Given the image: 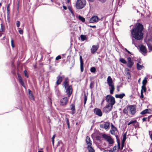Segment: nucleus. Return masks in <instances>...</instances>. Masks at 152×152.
Masks as SVG:
<instances>
[{"instance_id": "nucleus-1", "label": "nucleus", "mask_w": 152, "mask_h": 152, "mask_svg": "<svg viewBox=\"0 0 152 152\" xmlns=\"http://www.w3.org/2000/svg\"><path fill=\"white\" fill-rule=\"evenodd\" d=\"M143 29V25L140 23H138L134 28L131 30L132 44H135V40L134 39L137 40H140L142 39L143 37L142 31Z\"/></svg>"}, {"instance_id": "nucleus-2", "label": "nucleus", "mask_w": 152, "mask_h": 152, "mask_svg": "<svg viewBox=\"0 0 152 152\" xmlns=\"http://www.w3.org/2000/svg\"><path fill=\"white\" fill-rule=\"evenodd\" d=\"M107 82L109 86V89H110V93L111 94H113L115 90V87L114 85L113 84V81L110 76H108Z\"/></svg>"}, {"instance_id": "nucleus-3", "label": "nucleus", "mask_w": 152, "mask_h": 152, "mask_svg": "<svg viewBox=\"0 0 152 152\" xmlns=\"http://www.w3.org/2000/svg\"><path fill=\"white\" fill-rule=\"evenodd\" d=\"M86 4L85 0H77L76 3V7L78 9H81L85 7Z\"/></svg>"}, {"instance_id": "nucleus-4", "label": "nucleus", "mask_w": 152, "mask_h": 152, "mask_svg": "<svg viewBox=\"0 0 152 152\" xmlns=\"http://www.w3.org/2000/svg\"><path fill=\"white\" fill-rule=\"evenodd\" d=\"M105 99L107 102L112 105H114L115 103V98L111 95H107L105 97Z\"/></svg>"}, {"instance_id": "nucleus-5", "label": "nucleus", "mask_w": 152, "mask_h": 152, "mask_svg": "<svg viewBox=\"0 0 152 152\" xmlns=\"http://www.w3.org/2000/svg\"><path fill=\"white\" fill-rule=\"evenodd\" d=\"M102 137L106 140L110 144L112 145L114 143V141L110 136H108L106 134L102 135Z\"/></svg>"}, {"instance_id": "nucleus-6", "label": "nucleus", "mask_w": 152, "mask_h": 152, "mask_svg": "<svg viewBox=\"0 0 152 152\" xmlns=\"http://www.w3.org/2000/svg\"><path fill=\"white\" fill-rule=\"evenodd\" d=\"M65 92L66 93L67 95H68V97H69L71 95L72 93V85H70V86H68L65 88Z\"/></svg>"}, {"instance_id": "nucleus-7", "label": "nucleus", "mask_w": 152, "mask_h": 152, "mask_svg": "<svg viewBox=\"0 0 152 152\" xmlns=\"http://www.w3.org/2000/svg\"><path fill=\"white\" fill-rule=\"evenodd\" d=\"M115 136L118 144V149H121V150H122L123 148L124 142H122L121 147L120 148V143L118 136V135H115Z\"/></svg>"}, {"instance_id": "nucleus-8", "label": "nucleus", "mask_w": 152, "mask_h": 152, "mask_svg": "<svg viewBox=\"0 0 152 152\" xmlns=\"http://www.w3.org/2000/svg\"><path fill=\"white\" fill-rule=\"evenodd\" d=\"M68 100L67 97H64L60 99V104L61 106H64L66 105Z\"/></svg>"}, {"instance_id": "nucleus-9", "label": "nucleus", "mask_w": 152, "mask_h": 152, "mask_svg": "<svg viewBox=\"0 0 152 152\" xmlns=\"http://www.w3.org/2000/svg\"><path fill=\"white\" fill-rule=\"evenodd\" d=\"M128 107L129 110L132 115H134L136 112V108L134 105H130Z\"/></svg>"}, {"instance_id": "nucleus-10", "label": "nucleus", "mask_w": 152, "mask_h": 152, "mask_svg": "<svg viewBox=\"0 0 152 152\" xmlns=\"http://www.w3.org/2000/svg\"><path fill=\"white\" fill-rule=\"evenodd\" d=\"M110 125L109 123L108 122H105L104 124H100L99 125L100 127L103 129H108Z\"/></svg>"}, {"instance_id": "nucleus-11", "label": "nucleus", "mask_w": 152, "mask_h": 152, "mask_svg": "<svg viewBox=\"0 0 152 152\" xmlns=\"http://www.w3.org/2000/svg\"><path fill=\"white\" fill-rule=\"evenodd\" d=\"M99 18L97 16H93L90 19V22L91 23H94L97 22L98 21Z\"/></svg>"}, {"instance_id": "nucleus-12", "label": "nucleus", "mask_w": 152, "mask_h": 152, "mask_svg": "<svg viewBox=\"0 0 152 152\" xmlns=\"http://www.w3.org/2000/svg\"><path fill=\"white\" fill-rule=\"evenodd\" d=\"M99 46L98 45H93L91 49V52L92 54H94L99 48Z\"/></svg>"}, {"instance_id": "nucleus-13", "label": "nucleus", "mask_w": 152, "mask_h": 152, "mask_svg": "<svg viewBox=\"0 0 152 152\" xmlns=\"http://www.w3.org/2000/svg\"><path fill=\"white\" fill-rule=\"evenodd\" d=\"M94 112L96 115L98 116L101 117L102 115V113L101 110L97 108H95L94 110Z\"/></svg>"}, {"instance_id": "nucleus-14", "label": "nucleus", "mask_w": 152, "mask_h": 152, "mask_svg": "<svg viewBox=\"0 0 152 152\" xmlns=\"http://www.w3.org/2000/svg\"><path fill=\"white\" fill-rule=\"evenodd\" d=\"M62 86L66 88L68 86H70L69 85V81L68 78H66L64 81L63 82Z\"/></svg>"}, {"instance_id": "nucleus-15", "label": "nucleus", "mask_w": 152, "mask_h": 152, "mask_svg": "<svg viewBox=\"0 0 152 152\" xmlns=\"http://www.w3.org/2000/svg\"><path fill=\"white\" fill-rule=\"evenodd\" d=\"M80 71L81 72H83V60L82 57L81 56H80Z\"/></svg>"}, {"instance_id": "nucleus-16", "label": "nucleus", "mask_w": 152, "mask_h": 152, "mask_svg": "<svg viewBox=\"0 0 152 152\" xmlns=\"http://www.w3.org/2000/svg\"><path fill=\"white\" fill-rule=\"evenodd\" d=\"M151 110L150 109H146L142 111L140 113V114L143 115L146 114H150Z\"/></svg>"}, {"instance_id": "nucleus-17", "label": "nucleus", "mask_w": 152, "mask_h": 152, "mask_svg": "<svg viewBox=\"0 0 152 152\" xmlns=\"http://www.w3.org/2000/svg\"><path fill=\"white\" fill-rule=\"evenodd\" d=\"M56 78L57 79V80L56 82V83L57 85H58L60 84L61 83L63 80V78L62 77L59 75Z\"/></svg>"}, {"instance_id": "nucleus-18", "label": "nucleus", "mask_w": 152, "mask_h": 152, "mask_svg": "<svg viewBox=\"0 0 152 152\" xmlns=\"http://www.w3.org/2000/svg\"><path fill=\"white\" fill-rule=\"evenodd\" d=\"M140 51L142 53H147V50L145 46L143 45H142L140 47Z\"/></svg>"}, {"instance_id": "nucleus-19", "label": "nucleus", "mask_w": 152, "mask_h": 152, "mask_svg": "<svg viewBox=\"0 0 152 152\" xmlns=\"http://www.w3.org/2000/svg\"><path fill=\"white\" fill-rule=\"evenodd\" d=\"M86 142L88 145L87 147L91 146L92 145V142L90 140V138L88 136H87L86 137Z\"/></svg>"}, {"instance_id": "nucleus-20", "label": "nucleus", "mask_w": 152, "mask_h": 152, "mask_svg": "<svg viewBox=\"0 0 152 152\" xmlns=\"http://www.w3.org/2000/svg\"><path fill=\"white\" fill-rule=\"evenodd\" d=\"M28 94L29 95L28 96L29 98L32 100H34V97L32 93V91H31L29 89H28Z\"/></svg>"}, {"instance_id": "nucleus-21", "label": "nucleus", "mask_w": 152, "mask_h": 152, "mask_svg": "<svg viewBox=\"0 0 152 152\" xmlns=\"http://www.w3.org/2000/svg\"><path fill=\"white\" fill-rule=\"evenodd\" d=\"M113 105H112V104L109 103L105 107H104V110H105V109L107 108L108 109V111H110Z\"/></svg>"}, {"instance_id": "nucleus-22", "label": "nucleus", "mask_w": 152, "mask_h": 152, "mask_svg": "<svg viewBox=\"0 0 152 152\" xmlns=\"http://www.w3.org/2000/svg\"><path fill=\"white\" fill-rule=\"evenodd\" d=\"M125 95L124 93H122V94H117L115 95V97L116 98H119L120 99H122L124 96Z\"/></svg>"}, {"instance_id": "nucleus-23", "label": "nucleus", "mask_w": 152, "mask_h": 152, "mask_svg": "<svg viewBox=\"0 0 152 152\" xmlns=\"http://www.w3.org/2000/svg\"><path fill=\"white\" fill-rule=\"evenodd\" d=\"M71 106L72 107L71 108V110H72V114H73L75 113V106L74 104H72Z\"/></svg>"}, {"instance_id": "nucleus-24", "label": "nucleus", "mask_w": 152, "mask_h": 152, "mask_svg": "<svg viewBox=\"0 0 152 152\" xmlns=\"http://www.w3.org/2000/svg\"><path fill=\"white\" fill-rule=\"evenodd\" d=\"M77 17L78 19L83 22H84L85 21V18L80 15H79L78 16H77Z\"/></svg>"}, {"instance_id": "nucleus-25", "label": "nucleus", "mask_w": 152, "mask_h": 152, "mask_svg": "<svg viewBox=\"0 0 152 152\" xmlns=\"http://www.w3.org/2000/svg\"><path fill=\"white\" fill-rule=\"evenodd\" d=\"M127 64V66L129 68H131L132 67L134 64V62L133 61H129Z\"/></svg>"}, {"instance_id": "nucleus-26", "label": "nucleus", "mask_w": 152, "mask_h": 152, "mask_svg": "<svg viewBox=\"0 0 152 152\" xmlns=\"http://www.w3.org/2000/svg\"><path fill=\"white\" fill-rule=\"evenodd\" d=\"M143 68H144V66H143L139 64L138 63L137 64V70H141Z\"/></svg>"}, {"instance_id": "nucleus-27", "label": "nucleus", "mask_w": 152, "mask_h": 152, "mask_svg": "<svg viewBox=\"0 0 152 152\" xmlns=\"http://www.w3.org/2000/svg\"><path fill=\"white\" fill-rule=\"evenodd\" d=\"M87 148L88 152H95V151L94 148L91 146L87 147Z\"/></svg>"}, {"instance_id": "nucleus-28", "label": "nucleus", "mask_w": 152, "mask_h": 152, "mask_svg": "<svg viewBox=\"0 0 152 152\" xmlns=\"http://www.w3.org/2000/svg\"><path fill=\"white\" fill-rule=\"evenodd\" d=\"M126 139V132L125 133L123 136V138L122 140L123 142H125Z\"/></svg>"}, {"instance_id": "nucleus-29", "label": "nucleus", "mask_w": 152, "mask_h": 152, "mask_svg": "<svg viewBox=\"0 0 152 152\" xmlns=\"http://www.w3.org/2000/svg\"><path fill=\"white\" fill-rule=\"evenodd\" d=\"M80 37L82 41H84L87 39V37L85 35H81Z\"/></svg>"}, {"instance_id": "nucleus-30", "label": "nucleus", "mask_w": 152, "mask_h": 152, "mask_svg": "<svg viewBox=\"0 0 152 152\" xmlns=\"http://www.w3.org/2000/svg\"><path fill=\"white\" fill-rule=\"evenodd\" d=\"M147 83V78L146 77H145L142 82V85L145 86Z\"/></svg>"}, {"instance_id": "nucleus-31", "label": "nucleus", "mask_w": 152, "mask_h": 152, "mask_svg": "<svg viewBox=\"0 0 152 152\" xmlns=\"http://www.w3.org/2000/svg\"><path fill=\"white\" fill-rule=\"evenodd\" d=\"M1 29H0L1 31H1V32H4L5 31L4 26V25L3 24H1Z\"/></svg>"}, {"instance_id": "nucleus-32", "label": "nucleus", "mask_w": 152, "mask_h": 152, "mask_svg": "<svg viewBox=\"0 0 152 152\" xmlns=\"http://www.w3.org/2000/svg\"><path fill=\"white\" fill-rule=\"evenodd\" d=\"M119 61L122 63L124 64H126L127 62L126 60L124 58H120L119 59Z\"/></svg>"}, {"instance_id": "nucleus-33", "label": "nucleus", "mask_w": 152, "mask_h": 152, "mask_svg": "<svg viewBox=\"0 0 152 152\" xmlns=\"http://www.w3.org/2000/svg\"><path fill=\"white\" fill-rule=\"evenodd\" d=\"M19 82L20 84L22 85V86H23L26 89V88L25 86L23 80H19Z\"/></svg>"}, {"instance_id": "nucleus-34", "label": "nucleus", "mask_w": 152, "mask_h": 152, "mask_svg": "<svg viewBox=\"0 0 152 152\" xmlns=\"http://www.w3.org/2000/svg\"><path fill=\"white\" fill-rule=\"evenodd\" d=\"M90 71L92 73H94L96 71V68L94 67H93L91 68L90 69Z\"/></svg>"}, {"instance_id": "nucleus-35", "label": "nucleus", "mask_w": 152, "mask_h": 152, "mask_svg": "<svg viewBox=\"0 0 152 152\" xmlns=\"http://www.w3.org/2000/svg\"><path fill=\"white\" fill-rule=\"evenodd\" d=\"M128 110H129L128 109V107L127 108H125L123 110V112L125 114H127Z\"/></svg>"}, {"instance_id": "nucleus-36", "label": "nucleus", "mask_w": 152, "mask_h": 152, "mask_svg": "<svg viewBox=\"0 0 152 152\" xmlns=\"http://www.w3.org/2000/svg\"><path fill=\"white\" fill-rule=\"evenodd\" d=\"M68 9L70 11V12L72 14V16L74 18H75V14H74V13L73 12V11L72 10V9H71V8L70 7H68Z\"/></svg>"}, {"instance_id": "nucleus-37", "label": "nucleus", "mask_w": 152, "mask_h": 152, "mask_svg": "<svg viewBox=\"0 0 152 152\" xmlns=\"http://www.w3.org/2000/svg\"><path fill=\"white\" fill-rule=\"evenodd\" d=\"M66 121V123L68 126V129L70 128V125H69V119L67 118H66L65 119Z\"/></svg>"}, {"instance_id": "nucleus-38", "label": "nucleus", "mask_w": 152, "mask_h": 152, "mask_svg": "<svg viewBox=\"0 0 152 152\" xmlns=\"http://www.w3.org/2000/svg\"><path fill=\"white\" fill-rule=\"evenodd\" d=\"M55 93L58 96H59L61 95V93L57 89H56L55 91Z\"/></svg>"}, {"instance_id": "nucleus-39", "label": "nucleus", "mask_w": 152, "mask_h": 152, "mask_svg": "<svg viewBox=\"0 0 152 152\" xmlns=\"http://www.w3.org/2000/svg\"><path fill=\"white\" fill-rule=\"evenodd\" d=\"M146 90V88L145 87V86L142 85V89L141 91H142L145 92Z\"/></svg>"}, {"instance_id": "nucleus-40", "label": "nucleus", "mask_w": 152, "mask_h": 152, "mask_svg": "<svg viewBox=\"0 0 152 152\" xmlns=\"http://www.w3.org/2000/svg\"><path fill=\"white\" fill-rule=\"evenodd\" d=\"M137 122V121L136 120L134 121H131L128 124V125H129L131 124H133L134 123Z\"/></svg>"}, {"instance_id": "nucleus-41", "label": "nucleus", "mask_w": 152, "mask_h": 152, "mask_svg": "<svg viewBox=\"0 0 152 152\" xmlns=\"http://www.w3.org/2000/svg\"><path fill=\"white\" fill-rule=\"evenodd\" d=\"M10 4H9L7 6V15H10V9L9 8Z\"/></svg>"}, {"instance_id": "nucleus-42", "label": "nucleus", "mask_w": 152, "mask_h": 152, "mask_svg": "<svg viewBox=\"0 0 152 152\" xmlns=\"http://www.w3.org/2000/svg\"><path fill=\"white\" fill-rule=\"evenodd\" d=\"M87 96H86V94H84V105L86 103L87 100Z\"/></svg>"}, {"instance_id": "nucleus-43", "label": "nucleus", "mask_w": 152, "mask_h": 152, "mask_svg": "<svg viewBox=\"0 0 152 152\" xmlns=\"http://www.w3.org/2000/svg\"><path fill=\"white\" fill-rule=\"evenodd\" d=\"M18 76V81L20 80H22V77L21 76V75H20V74L19 73H17Z\"/></svg>"}, {"instance_id": "nucleus-44", "label": "nucleus", "mask_w": 152, "mask_h": 152, "mask_svg": "<svg viewBox=\"0 0 152 152\" xmlns=\"http://www.w3.org/2000/svg\"><path fill=\"white\" fill-rule=\"evenodd\" d=\"M24 74L25 76L27 78L28 77V72L26 70H25L24 72Z\"/></svg>"}, {"instance_id": "nucleus-45", "label": "nucleus", "mask_w": 152, "mask_h": 152, "mask_svg": "<svg viewBox=\"0 0 152 152\" xmlns=\"http://www.w3.org/2000/svg\"><path fill=\"white\" fill-rule=\"evenodd\" d=\"M11 45L12 48H14L15 47V45L14 43V41L12 38V39L11 40Z\"/></svg>"}, {"instance_id": "nucleus-46", "label": "nucleus", "mask_w": 152, "mask_h": 152, "mask_svg": "<svg viewBox=\"0 0 152 152\" xmlns=\"http://www.w3.org/2000/svg\"><path fill=\"white\" fill-rule=\"evenodd\" d=\"M123 2L121 1H119L118 2V5L120 8H121L122 6V4Z\"/></svg>"}, {"instance_id": "nucleus-47", "label": "nucleus", "mask_w": 152, "mask_h": 152, "mask_svg": "<svg viewBox=\"0 0 152 152\" xmlns=\"http://www.w3.org/2000/svg\"><path fill=\"white\" fill-rule=\"evenodd\" d=\"M20 22L18 21H17L16 22V25L18 27H19L20 26Z\"/></svg>"}, {"instance_id": "nucleus-48", "label": "nucleus", "mask_w": 152, "mask_h": 152, "mask_svg": "<svg viewBox=\"0 0 152 152\" xmlns=\"http://www.w3.org/2000/svg\"><path fill=\"white\" fill-rule=\"evenodd\" d=\"M140 97L141 99L143 98L144 97V95L143 94V91H141V95L140 96Z\"/></svg>"}, {"instance_id": "nucleus-49", "label": "nucleus", "mask_w": 152, "mask_h": 152, "mask_svg": "<svg viewBox=\"0 0 152 152\" xmlns=\"http://www.w3.org/2000/svg\"><path fill=\"white\" fill-rule=\"evenodd\" d=\"M61 57L60 56L58 55L57 57H56V60H58L61 58Z\"/></svg>"}, {"instance_id": "nucleus-50", "label": "nucleus", "mask_w": 152, "mask_h": 152, "mask_svg": "<svg viewBox=\"0 0 152 152\" xmlns=\"http://www.w3.org/2000/svg\"><path fill=\"white\" fill-rule=\"evenodd\" d=\"M125 51L127 52L128 53L130 54L131 55H132V54L126 48H125Z\"/></svg>"}, {"instance_id": "nucleus-51", "label": "nucleus", "mask_w": 152, "mask_h": 152, "mask_svg": "<svg viewBox=\"0 0 152 152\" xmlns=\"http://www.w3.org/2000/svg\"><path fill=\"white\" fill-rule=\"evenodd\" d=\"M103 111L105 113H107L108 112H109L110 111H108V109L107 108H106L105 109V110H104V108H103Z\"/></svg>"}, {"instance_id": "nucleus-52", "label": "nucleus", "mask_w": 152, "mask_h": 152, "mask_svg": "<svg viewBox=\"0 0 152 152\" xmlns=\"http://www.w3.org/2000/svg\"><path fill=\"white\" fill-rule=\"evenodd\" d=\"M148 48L150 50L152 51V46L150 45H148Z\"/></svg>"}, {"instance_id": "nucleus-53", "label": "nucleus", "mask_w": 152, "mask_h": 152, "mask_svg": "<svg viewBox=\"0 0 152 152\" xmlns=\"http://www.w3.org/2000/svg\"><path fill=\"white\" fill-rule=\"evenodd\" d=\"M110 132L111 134L112 135H114L115 134V132H114L113 130H111L110 131Z\"/></svg>"}, {"instance_id": "nucleus-54", "label": "nucleus", "mask_w": 152, "mask_h": 152, "mask_svg": "<svg viewBox=\"0 0 152 152\" xmlns=\"http://www.w3.org/2000/svg\"><path fill=\"white\" fill-rule=\"evenodd\" d=\"M96 139L97 140H101V137L99 136H97L96 137Z\"/></svg>"}, {"instance_id": "nucleus-55", "label": "nucleus", "mask_w": 152, "mask_h": 152, "mask_svg": "<svg viewBox=\"0 0 152 152\" xmlns=\"http://www.w3.org/2000/svg\"><path fill=\"white\" fill-rule=\"evenodd\" d=\"M94 85V83L93 82H91L90 84V88L91 89H92V85Z\"/></svg>"}, {"instance_id": "nucleus-56", "label": "nucleus", "mask_w": 152, "mask_h": 152, "mask_svg": "<svg viewBox=\"0 0 152 152\" xmlns=\"http://www.w3.org/2000/svg\"><path fill=\"white\" fill-rule=\"evenodd\" d=\"M18 32H19V33L20 34H23V31L22 30H21V29L19 30Z\"/></svg>"}, {"instance_id": "nucleus-57", "label": "nucleus", "mask_w": 152, "mask_h": 152, "mask_svg": "<svg viewBox=\"0 0 152 152\" xmlns=\"http://www.w3.org/2000/svg\"><path fill=\"white\" fill-rule=\"evenodd\" d=\"M127 59L128 60V62L132 61V60H131V58L130 57H128L127 58Z\"/></svg>"}, {"instance_id": "nucleus-58", "label": "nucleus", "mask_w": 152, "mask_h": 152, "mask_svg": "<svg viewBox=\"0 0 152 152\" xmlns=\"http://www.w3.org/2000/svg\"><path fill=\"white\" fill-rule=\"evenodd\" d=\"M88 26L91 27H92L94 28H95L96 27V26H91V25H88Z\"/></svg>"}, {"instance_id": "nucleus-59", "label": "nucleus", "mask_w": 152, "mask_h": 152, "mask_svg": "<svg viewBox=\"0 0 152 152\" xmlns=\"http://www.w3.org/2000/svg\"><path fill=\"white\" fill-rule=\"evenodd\" d=\"M74 25H72V24H70L69 26L70 28H71V30L73 29V26H74Z\"/></svg>"}, {"instance_id": "nucleus-60", "label": "nucleus", "mask_w": 152, "mask_h": 152, "mask_svg": "<svg viewBox=\"0 0 152 152\" xmlns=\"http://www.w3.org/2000/svg\"><path fill=\"white\" fill-rule=\"evenodd\" d=\"M111 130H113L114 132H115L117 130V129L115 127H114Z\"/></svg>"}, {"instance_id": "nucleus-61", "label": "nucleus", "mask_w": 152, "mask_h": 152, "mask_svg": "<svg viewBox=\"0 0 152 152\" xmlns=\"http://www.w3.org/2000/svg\"><path fill=\"white\" fill-rule=\"evenodd\" d=\"M147 118H145V117L143 118L142 119V120L143 121H146Z\"/></svg>"}, {"instance_id": "nucleus-62", "label": "nucleus", "mask_w": 152, "mask_h": 152, "mask_svg": "<svg viewBox=\"0 0 152 152\" xmlns=\"http://www.w3.org/2000/svg\"><path fill=\"white\" fill-rule=\"evenodd\" d=\"M55 134H54L53 137H52L51 138V139H52V141H53V140H54V139L55 138Z\"/></svg>"}, {"instance_id": "nucleus-63", "label": "nucleus", "mask_w": 152, "mask_h": 152, "mask_svg": "<svg viewBox=\"0 0 152 152\" xmlns=\"http://www.w3.org/2000/svg\"><path fill=\"white\" fill-rule=\"evenodd\" d=\"M116 148H117V147L116 146H114L113 148V150L114 151L116 150Z\"/></svg>"}, {"instance_id": "nucleus-64", "label": "nucleus", "mask_w": 152, "mask_h": 152, "mask_svg": "<svg viewBox=\"0 0 152 152\" xmlns=\"http://www.w3.org/2000/svg\"><path fill=\"white\" fill-rule=\"evenodd\" d=\"M102 3L104 2L106 0H99Z\"/></svg>"}]
</instances>
